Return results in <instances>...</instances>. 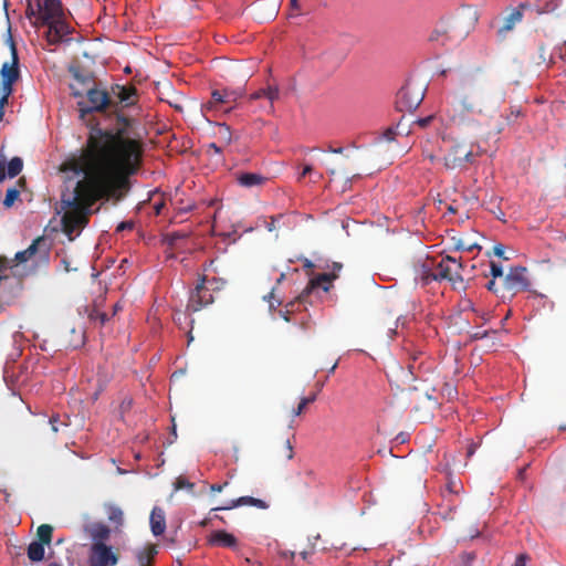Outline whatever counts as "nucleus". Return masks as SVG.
Here are the masks:
<instances>
[{
	"instance_id": "obj_4",
	"label": "nucleus",
	"mask_w": 566,
	"mask_h": 566,
	"mask_svg": "<svg viewBox=\"0 0 566 566\" xmlns=\"http://www.w3.org/2000/svg\"><path fill=\"white\" fill-rule=\"evenodd\" d=\"M50 252L51 247L48 239L43 235L38 237L25 250L17 252L13 260L0 258V270L28 261H32L35 268H45L50 262Z\"/></svg>"
},
{
	"instance_id": "obj_1",
	"label": "nucleus",
	"mask_w": 566,
	"mask_h": 566,
	"mask_svg": "<svg viewBox=\"0 0 566 566\" xmlns=\"http://www.w3.org/2000/svg\"><path fill=\"white\" fill-rule=\"evenodd\" d=\"M77 151L71 154L61 165V171L83 176L74 189L62 196V205L67 210L62 217L63 232L74 240L88 223L92 207L98 200H122L130 189L133 151L112 156L104 149L102 154ZM135 158V155H134Z\"/></svg>"
},
{
	"instance_id": "obj_30",
	"label": "nucleus",
	"mask_w": 566,
	"mask_h": 566,
	"mask_svg": "<svg viewBox=\"0 0 566 566\" xmlns=\"http://www.w3.org/2000/svg\"><path fill=\"white\" fill-rule=\"evenodd\" d=\"M224 104V97L222 91L214 90L211 93V99L206 104L207 109H220V106Z\"/></svg>"
},
{
	"instance_id": "obj_11",
	"label": "nucleus",
	"mask_w": 566,
	"mask_h": 566,
	"mask_svg": "<svg viewBox=\"0 0 566 566\" xmlns=\"http://www.w3.org/2000/svg\"><path fill=\"white\" fill-rule=\"evenodd\" d=\"M118 559L119 556L112 546L106 543H92L87 558L90 566H115Z\"/></svg>"
},
{
	"instance_id": "obj_54",
	"label": "nucleus",
	"mask_w": 566,
	"mask_h": 566,
	"mask_svg": "<svg viewBox=\"0 0 566 566\" xmlns=\"http://www.w3.org/2000/svg\"><path fill=\"white\" fill-rule=\"evenodd\" d=\"M261 97H265V88H261L251 94L250 99H259Z\"/></svg>"
},
{
	"instance_id": "obj_23",
	"label": "nucleus",
	"mask_w": 566,
	"mask_h": 566,
	"mask_svg": "<svg viewBox=\"0 0 566 566\" xmlns=\"http://www.w3.org/2000/svg\"><path fill=\"white\" fill-rule=\"evenodd\" d=\"M105 512L107 515V518L111 523L115 524L117 527L122 526L124 523V512L123 510L113 503L105 504Z\"/></svg>"
},
{
	"instance_id": "obj_35",
	"label": "nucleus",
	"mask_w": 566,
	"mask_h": 566,
	"mask_svg": "<svg viewBox=\"0 0 566 566\" xmlns=\"http://www.w3.org/2000/svg\"><path fill=\"white\" fill-rule=\"evenodd\" d=\"M19 195H20V192L18 189H15V188L8 189L4 200H3V206L7 208H10L14 203V201L19 198Z\"/></svg>"
},
{
	"instance_id": "obj_27",
	"label": "nucleus",
	"mask_w": 566,
	"mask_h": 566,
	"mask_svg": "<svg viewBox=\"0 0 566 566\" xmlns=\"http://www.w3.org/2000/svg\"><path fill=\"white\" fill-rule=\"evenodd\" d=\"M53 527L49 524H42L38 527L36 536L39 543L49 545L52 541Z\"/></svg>"
},
{
	"instance_id": "obj_58",
	"label": "nucleus",
	"mask_w": 566,
	"mask_h": 566,
	"mask_svg": "<svg viewBox=\"0 0 566 566\" xmlns=\"http://www.w3.org/2000/svg\"><path fill=\"white\" fill-rule=\"evenodd\" d=\"M61 262H62L63 268H64V270H65L66 272H70V271H72V270H73V269H71L70 261H67V259H66V258H63V259L61 260Z\"/></svg>"
},
{
	"instance_id": "obj_51",
	"label": "nucleus",
	"mask_w": 566,
	"mask_h": 566,
	"mask_svg": "<svg viewBox=\"0 0 566 566\" xmlns=\"http://www.w3.org/2000/svg\"><path fill=\"white\" fill-rule=\"evenodd\" d=\"M493 254L507 260V258L504 256V247L502 244H496L493 247Z\"/></svg>"
},
{
	"instance_id": "obj_25",
	"label": "nucleus",
	"mask_w": 566,
	"mask_h": 566,
	"mask_svg": "<svg viewBox=\"0 0 566 566\" xmlns=\"http://www.w3.org/2000/svg\"><path fill=\"white\" fill-rule=\"evenodd\" d=\"M44 544L33 541L28 546V557L32 562H40L44 558Z\"/></svg>"
},
{
	"instance_id": "obj_49",
	"label": "nucleus",
	"mask_w": 566,
	"mask_h": 566,
	"mask_svg": "<svg viewBox=\"0 0 566 566\" xmlns=\"http://www.w3.org/2000/svg\"><path fill=\"white\" fill-rule=\"evenodd\" d=\"M480 249V247L475 243L473 244H470V243H467L464 244L463 242H460L457 244V249L458 250H465V251H473L474 249Z\"/></svg>"
},
{
	"instance_id": "obj_46",
	"label": "nucleus",
	"mask_w": 566,
	"mask_h": 566,
	"mask_svg": "<svg viewBox=\"0 0 566 566\" xmlns=\"http://www.w3.org/2000/svg\"><path fill=\"white\" fill-rule=\"evenodd\" d=\"M133 228H134L133 221H123L117 226L116 232H122L124 230H133Z\"/></svg>"
},
{
	"instance_id": "obj_38",
	"label": "nucleus",
	"mask_w": 566,
	"mask_h": 566,
	"mask_svg": "<svg viewBox=\"0 0 566 566\" xmlns=\"http://www.w3.org/2000/svg\"><path fill=\"white\" fill-rule=\"evenodd\" d=\"M280 91L277 86H268L265 88V98H268L271 104L279 98Z\"/></svg>"
},
{
	"instance_id": "obj_9",
	"label": "nucleus",
	"mask_w": 566,
	"mask_h": 566,
	"mask_svg": "<svg viewBox=\"0 0 566 566\" xmlns=\"http://www.w3.org/2000/svg\"><path fill=\"white\" fill-rule=\"evenodd\" d=\"M424 97V90L416 83L405 84L397 93L396 108L398 112L415 111Z\"/></svg>"
},
{
	"instance_id": "obj_32",
	"label": "nucleus",
	"mask_w": 566,
	"mask_h": 566,
	"mask_svg": "<svg viewBox=\"0 0 566 566\" xmlns=\"http://www.w3.org/2000/svg\"><path fill=\"white\" fill-rule=\"evenodd\" d=\"M243 95V92L241 90H223L222 96L224 97V104H231L234 103L238 98H240Z\"/></svg>"
},
{
	"instance_id": "obj_59",
	"label": "nucleus",
	"mask_w": 566,
	"mask_h": 566,
	"mask_svg": "<svg viewBox=\"0 0 566 566\" xmlns=\"http://www.w3.org/2000/svg\"><path fill=\"white\" fill-rule=\"evenodd\" d=\"M559 57L566 62V41L564 42L563 46L560 48Z\"/></svg>"
},
{
	"instance_id": "obj_12",
	"label": "nucleus",
	"mask_w": 566,
	"mask_h": 566,
	"mask_svg": "<svg viewBox=\"0 0 566 566\" xmlns=\"http://www.w3.org/2000/svg\"><path fill=\"white\" fill-rule=\"evenodd\" d=\"M213 301V292H211L207 285V276L202 275L190 293L187 308L192 312H198L205 306L212 304Z\"/></svg>"
},
{
	"instance_id": "obj_31",
	"label": "nucleus",
	"mask_w": 566,
	"mask_h": 566,
	"mask_svg": "<svg viewBox=\"0 0 566 566\" xmlns=\"http://www.w3.org/2000/svg\"><path fill=\"white\" fill-rule=\"evenodd\" d=\"M88 318L91 322L99 326H104L106 322L109 321V316L105 312H101L98 310H93L90 313Z\"/></svg>"
},
{
	"instance_id": "obj_17",
	"label": "nucleus",
	"mask_w": 566,
	"mask_h": 566,
	"mask_svg": "<svg viewBox=\"0 0 566 566\" xmlns=\"http://www.w3.org/2000/svg\"><path fill=\"white\" fill-rule=\"evenodd\" d=\"M149 523H150L151 533L155 536L163 535L166 530L165 511L159 506H155L151 510Z\"/></svg>"
},
{
	"instance_id": "obj_15",
	"label": "nucleus",
	"mask_w": 566,
	"mask_h": 566,
	"mask_svg": "<svg viewBox=\"0 0 566 566\" xmlns=\"http://www.w3.org/2000/svg\"><path fill=\"white\" fill-rule=\"evenodd\" d=\"M527 7V3L522 2L518 7L511 8L510 13L503 19L502 27L497 30L500 36H505L523 20V10Z\"/></svg>"
},
{
	"instance_id": "obj_33",
	"label": "nucleus",
	"mask_w": 566,
	"mask_h": 566,
	"mask_svg": "<svg viewBox=\"0 0 566 566\" xmlns=\"http://www.w3.org/2000/svg\"><path fill=\"white\" fill-rule=\"evenodd\" d=\"M227 284V281L222 277H207V285L210 289L211 292H219L221 291Z\"/></svg>"
},
{
	"instance_id": "obj_43",
	"label": "nucleus",
	"mask_w": 566,
	"mask_h": 566,
	"mask_svg": "<svg viewBox=\"0 0 566 566\" xmlns=\"http://www.w3.org/2000/svg\"><path fill=\"white\" fill-rule=\"evenodd\" d=\"M489 334H490V331L476 329L474 332H470L469 337H470V340H478V339H482V338L486 337Z\"/></svg>"
},
{
	"instance_id": "obj_16",
	"label": "nucleus",
	"mask_w": 566,
	"mask_h": 566,
	"mask_svg": "<svg viewBox=\"0 0 566 566\" xmlns=\"http://www.w3.org/2000/svg\"><path fill=\"white\" fill-rule=\"evenodd\" d=\"M254 506L260 510H266L269 507L268 502L261 499H256L253 496H241L235 500L229 501L226 505L213 507L211 511H221V510H232L239 506Z\"/></svg>"
},
{
	"instance_id": "obj_44",
	"label": "nucleus",
	"mask_w": 566,
	"mask_h": 566,
	"mask_svg": "<svg viewBox=\"0 0 566 566\" xmlns=\"http://www.w3.org/2000/svg\"><path fill=\"white\" fill-rule=\"evenodd\" d=\"M187 235L185 233L174 232L167 235L166 240L169 245H175L177 240L185 239Z\"/></svg>"
},
{
	"instance_id": "obj_64",
	"label": "nucleus",
	"mask_w": 566,
	"mask_h": 566,
	"mask_svg": "<svg viewBox=\"0 0 566 566\" xmlns=\"http://www.w3.org/2000/svg\"><path fill=\"white\" fill-rule=\"evenodd\" d=\"M539 51H541V59H542V60H543V62H544V61L546 60V59H545V48L542 45V46L539 48Z\"/></svg>"
},
{
	"instance_id": "obj_62",
	"label": "nucleus",
	"mask_w": 566,
	"mask_h": 566,
	"mask_svg": "<svg viewBox=\"0 0 566 566\" xmlns=\"http://www.w3.org/2000/svg\"><path fill=\"white\" fill-rule=\"evenodd\" d=\"M423 156L428 158L431 163L436 160V156H433L431 153L423 151Z\"/></svg>"
},
{
	"instance_id": "obj_42",
	"label": "nucleus",
	"mask_w": 566,
	"mask_h": 566,
	"mask_svg": "<svg viewBox=\"0 0 566 566\" xmlns=\"http://www.w3.org/2000/svg\"><path fill=\"white\" fill-rule=\"evenodd\" d=\"M434 119V116L433 115H429L427 117H423V118H419L417 120L413 122V125L420 127V128H426L428 127L431 122Z\"/></svg>"
},
{
	"instance_id": "obj_45",
	"label": "nucleus",
	"mask_w": 566,
	"mask_h": 566,
	"mask_svg": "<svg viewBox=\"0 0 566 566\" xmlns=\"http://www.w3.org/2000/svg\"><path fill=\"white\" fill-rule=\"evenodd\" d=\"M496 279H492L488 284L486 287L489 291L495 293L501 297V284L499 285L495 281Z\"/></svg>"
},
{
	"instance_id": "obj_22",
	"label": "nucleus",
	"mask_w": 566,
	"mask_h": 566,
	"mask_svg": "<svg viewBox=\"0 0 566 566\" xmlns=\"http://www.w3.org/2000/svg\"><path fill=\"white\" fill-rule=\"evenodd\" d=\"M156 545H147L143 549L138 551L136 557L139 566H153V560L157 555Z\"/></svg>"
},
{
	"instance_id": "obj_47",
	"label": "nucleus",
	"mask_w": 566,
	"mask_h": 566,
	"mask_svg": "<svg viewBox=\"0 0 566 566\" xmlns=\"http://www.w3.org/2000/svg\"><path fill=\"white\" fill-rule=\"evenodd\" d=\"M528 559L530 556L527 554H520L515 559L514 566H526Z\"/></svg>"
},
{
	"instance_id": "obj_37",
	"label": "nucleus",
	"mask_w": 566,
	"mask_h": 566,
	"mask_svg": "<svg viewBox=\"0 0 566 566\" xmlns=\"http://www.w3.org/2000/svg\"><path fill=\"white\" fill-rule=\"evenodd\" d=\"M490 273L493 279L500 277L503 281V277L505 276L503 273V268L500 263L491 262L490 264Z\"/></svg>"
},
{
	"instance_id": "obj_50",
	"label": "nucleus",
	"mask_w": 566,
	"mask_h": 566,
	"mask_svg": "<svg viewBox=\"0 0 566 566\" xmlns=\"http://www.w3.org/2000/svg\"><path fill=\"white\" fill-rule=\"evenodd\" d=\"M313 172V166L310 165V164H306L304 167H303V170L301 171V174L298 175V178L297 180L301 181L306 175H310Z\"/></svg>"
},
{
	"instance_id": "obj_14",
	"label": "nucleus",
	"mask_w": 566,
	"mask_h": 566,
	"mask_svg": "<svg viewBox=\"0 0 566 566\" xmlns=\"http://www.w3.org/2000/svg\"><path fill=\"white\" fill-rule=\"evenodd\" d=\"M338 275L335 272H325L317 274L312 280H310L306 287L300 293L298 301H306L308 303V297L316 289H322L324 292H329L333 287V281L336 280Z\"/></svg>"
},
{
	"instance_id": "obj_6",
	"label": "nucleus",
	"mask_w": 566,
	"mask_h": 566,
	"mask_svg": "<svg viewBox=\"0 0 566 566\" xmlns=\"http://www.w3.org/2000/svg\"><path fill=\"white\" fill-rule=\"evenodd\" d=\"M86 102L80 101L77 108L80 117L85 119L86 115L94 112L106 114L112 122V97L105 90L97 87L85 88Z\"/></svg>"
},
{
	"instance_id": "obj_7",
	"label": "nucleus",
	"mask_w": 566,
	"mask_h": 566,
	"mask_svg": "<svg viewBox=\"0 0 566 566\" xmlns=\"http://www.w3.org/2000/svg\"><path fill=\"white\" fill-rule=\"evenodd\" d=\"M531 290V281L527 277V269L524 266L511 268L501 283V298L512 300L520 292Z\"/></svg>"
},
{
	"instance_id": "obj_61",
	"label": "nucleus",
	"mask_w": 566,
	"mask_h": 566,
	"mask_svg": "<svg viewBox=\"0 0 566 566\" xmlns=\"http://www.w3.org/2000/svg\"><path fill=\"white\" fill-rule=\"evenodd\" d=\"M209 147H210L211 149H213V150H214L216 153H218V154L222 151V148H221V147H219V146H218L217 144H214V143L210 144V145H209Z\"/></svg>"
},
{
	"instance_id": "obj_36",
	"label": "nucleus",
	"mask_w": 566,
	"mask_h": 566,
	"mask_svg": "<svg viewBox=\"0 0 566 566\" xmlns=\"http://www.w3.org/2000/svg\"><path fill=\"white\" fill-rule=\"evenodd\" d=\"M176 490H182L187 489L189 491H192L195 488V484L190 481H188L185 476H178L174 483Z\"/></svg>"
},
{
	"instance_id": "obj_29",
	"label": "nucleus",
	"mask_w": 566,
	"mask_h": 566,
	"mask_svg": "<svg viewBox=\"0 0 566 566\" xmlns=\"http://www.w3.org/2000/svg\"><path fill=\"white\" fill-rule=\"evenodd\" d=\"M217 135L221 142L224 143L226 146H229L232 142V133L230 126L227 124H218L217 126Z\"/></svg>"
},
{
	"instance_id": "obj_18",
	"label": "nucleus",
	"mask_w": 566,
	"mask_h": 566,
	"mask_svg": "<svg viewBox=\"0 0 566 566\" xmlns=\"http://www.w3.org/2000/svg\"><path fill=\"white\" fill-rule=\"evenodd\" d=\"M23 168V161L20 157H13L7 165L4 161H0V182L7 177H17Z\"/></svg>"
},
{
	"instance_id": "obj_53",
	"label": "nucleus",
	"mask_w": 566,
	"mask_h": 566,
	"mask_svg": "<svg viewBox=\"0 0 566 566\" xmlns=\"http://www.w3.org/2000/svg\"><path fill=\"white\" fill-rule=\"evenodd\" d=\"M285 448H286V450H287L286 459H287V460L293 459L294 452H293V447H292V444H291L290 440H286V442H285Z\"/></svg>"
},
{
	"instance_id": "obj_8",
	"label": "nucleus",
	"mask_w": 566,
	"mask_h": 566,
	"mask_svg": "<svg viewBox=\"0 0 566 566\" xmlns=\"http://www.w3.org/2000/svg\"><path fill=\"white\" fill-rule=\"evenodd\" d=\"M27 15L30 20L33 19L34 27L40 28L41 22L57 19L64 13L60 0H35V7L28 4Z\"/></svg>"
},
{
	"instance_id": "obj_20",
	"label": "nucleus",
	"mask_w": 566,
	"mask_h": 566,
	"mask_svg": "<svg viewBox=\"0 0 566 566\" xmlns=\"http://www.w3.org/2000/svg\"><path fill=\"white\" fill-rule=\"evenodd\" d=\"M87 532L92 543H105L111 537V528L103 523H93Z\"/></svg>"
},
{
	"instance_id": "obj_21",
	"label": "nucleus",
	"mask_w": 566,
	"mask_h": 566,
	"mask_svg": "<svg viewBox=\"0 0 566 566\" xmlns=\"http://www.w3.org/2000/svg\"><path fill=\"white\" fill-rule=\"evenodd\" d=\"M238 182L245 188L259 187L268 181V178L256 172H242L237 177Z\"/></svg>"
},
{
	"instance_id": "obj_26",
	"label": "nucleus",
	"mask_w": 566,
	"mask_h": 566,
	"mask_svg": "<svg viewBox=\"0 0 566 566\" xmlns=\"http://www.w3.org/2000/svg\"><path fill=\"white\" fill-rule=\"evenodd\" d=\"M305 304H307L306 301H298V296H296L293 301H290L285 304V310L281 311L280 314L284 321L290 322V315L298 311L301 305Z\"/></svg>"
},
{
	"instance_id": "obj_28",
	"label": "nucleus",
	"mask_w": 566,
	"mask_h": 566,
	"mask_svg": "<svg viewBox=\"0 0 566 566\" xmlns=\"http://www.w3.org/2000/svg\"><path fill=\"white\" fill-rule=\"evenodd\" d=\"M449 39V28L447 25H440L436 28L430 35L431 41L440 42L442 45H444Z\"/></svg>"
},
{
	"instance_id": "obj_60",
	"label": "nucleus",
	"mask_w": 566,
	"mask_h": 566,
	"mask_svg": "<svg viewBox=\"0 0 566 566\" xmlns=\"http://www.w3.org/2000/svg\"><path fill=\"white\" fill-rule=\"evenodd\" d=\"M123 310V306L119 302L115 303L114 306H113V312H112V315H116L117 312L122 311Z\"/></svg>"
},
{
	"instance_id": "obj_3",
	"label": "nucleus",
	"mask_w": 566,
	"mask_h": 566,
	"mask_svg": "<svg viewBox=\"0 0 566 566\" xmlns=\"http://www.w3.org/2000/svg\"><path fill=\"white\" fill-rule=\"evenodd\" d=\"M504 102L491 86L469 85L455 95L447 108L450 127L461 132L475 130L478 117H492Z\"/></svg>"
},
{
	"instance_id": "obj_13",
	"label": "nucleus",
	"mask_w": 566,
	"mask_h": 566,
	"mask_svg": "<svg viewBox=\"0 0 566 566\" xmlns=\"http://www.w3.org/2000/svg\"><path fill=\"white\" fill-rule=\"evenodd\" d=\"M40 27H45V38L50 44H57L63 41L72 31L71 27L65 22L64 15L57 19H51L41 22Z\"/></svg>"
},
{
	"instance_id": "obj_19",
	"label": "nucleus",
	"mask_w": 566,
	"mask_h": 566,
	"mask_svg": "<svg viewBox=\"0 0 566 566\" xmlns=\"http://www.w3.org/2000/svg\"><path fill=\"white\" fill-rule=\"evenodd\" d=\"M209 543L211 545L233 548L237 546L238 541L232 534L221 530L210 534Z\"/></svg>"
},
{
	"instance_id": "obj_34",
	"label": "nucleus",
	"mask_w": 566,
	"mask_h": 566,
	"mask_svg": "<svg viewBox=\"0 0 566 566\" xmlns=\"http://www.w3.org/2000/svg\"><path fill=\"white\" fill-rule=\"evenodd\" d=\"M315 399H316L315 395L302 398L298 406L295 409H293V416L294 417L300 416L305 410L306 406L314 402Z\"/></svg>"
},
{
	"instance_id": "obj_57",
	"label": "nucleus",
	"mask_w": 566,
	"mask_h": 566,
	"mask_svg": "<svg viewBox=\"0 0 566 566\" xmlns=\"http://www.w3.org/2000/svg\"><path fill=\"white\" fill-rule=\"evenodd\" d=\"M343 269V264L338 262H334L331 272H335L338 275V272Z\"/></svg>"
},
{
	"instance_id": "obj_24",
	"label": "nucleus",
	"mask_w": 566,
	"mask_h": 566,
	"mask_svg": "<svg viewBox=\"0 0 566 566\" xmlns=\"http://www.w3.org/2000/svg\"><path fill=\"white\" fill-rule=\"evenodd\" d=\"M71 73L75 82L84 86L85 88L94 87L95 81L93 74L82 72L78 67H72Z\"/></svg>"
},
{
	"instance_id": "obj_40",
	"label": "nucleus",
	"mask_w": 566,
	"mask_h": 566,
	"mask_svg": "<svg viewBox=\"0 0 566 566\" xmlns=\"http://www.w3.org/2000/svg\"><path fill=\"white\" fill-rule=\"evenodd\" d=\"M400 127V124L397 125V127H388L385 132H384V138L388 142H392L395 139V136L397 134H402V132H399Z\"/></svg>"
},
{
	"instance_id": "obj_2",
	"label": "nucleus",
	"mask_w": 566,
	"mask_h": 566,
	"mask_svg": "<svg viewBox=\"0 0 566 566\" xmlns=\"http://www.w3.org/2000/svg\"><path fill=\"white\" fill-rule=\"evenodd\" d=\"M112 97V123L106 129L96 128L87 137L86 144L78 151L87 154L95 147L96 154L104 149L112 156H122L133 151L132 164L134 172L140 169L144 156V140L142 134L136 129L137 119L128 116L125 108H130L138 103V93L134 85H113L109 92Z\"/></svg>"
},
{
	"instance_id": "obj_56",
	"label": "nucleus",
	"mask_w": 566,
	"mask_h": 566,
	"mask_svg": "<svg viewBox=\"0 0 566 566\" xmlns=\"http://www.w3.org/2000/svg\"><path fill=\"white\" fill-rule=\"evenodd\" d=\"M57 421H59V418H57V417H52V418L50 419V423H51V427H52V431H53V432H57V431H59V428H57V426H56Z\"/></svg>"
},
{
	"instance_id": "obj_52",
	"label": "nucleus",
	"mask_w": 566,
	"mask_h": 566,
	"mask_svg": "<svg viewBox=\"0 0 566 566\" xmlns=\"http://www.w3.org/2000/svg\"><path fill=\"white\" fill-rule=\"evenodd\" d=\"M228 484H229V482H227V481L224 483H221V484H218V483L211 484L210 485V491L211 492L220 493V492H222L224 490L226 486H228Z\"/></svg>"
},
{
	"instance_id": "obj_55",
	"label": "nucleus",
	"mask_w": 566,
	"mask_h": 566,
	"mask_svg": "<svg viewBox=\"0 0 566 566\" xmlns=\"http://www.w3.org/2000/svg\"><path fill=\"white\" fill-rule=\"evenodd\" d=\"M165 207L164 201L155 202L154 203V211L156 216H159L161 213L163 208Z\"/></svg>"
},
{
	"instance_id": "obj_41",
	"label": "nucleus",
	"mask_w": 566,
	"mask_h": 566,
	"mask_svg": "<svg viewBox=\"0 0 566 566\" xmlns=\"http://www.w3.org/2000/svg\"><path fill=\"white\" fill-rule=\"evenodd\" d=\"M522 115V111L520 107H511L510 114L505 116V119L509 124L515 122L516 118H518Z\"/></svg>"
},
{
	"instance_id": "obj_5",
	"label": "nucleus",
	"mask_w": 566,
	"mask_h": 566,
	"mask_svg": "<svg viewBox=\"0 0 566 566\" xmlns=\"http://www.w3.org/2000/svg\"><path fill=\"white\" fill-rule=\"evenodd\" d=\"M462 264L460 262L454 258L447 255L442 258L433 269H431V264H423L421 280L424 284H428L431 281L448 280L454 287H457L458 284L463 283V277L460 274Z\"/></svg>"
},
{
	"instance_id": "obj_10",
	"label": "nucleus",
	"mask_w": 566,
	"mask_h": 566,
	"mask_svg": "<svg viewBox=\"0 0 566 566\" xmlns=\"http://www.w3.org/2000/svg\"><path fill=\"white\" fill-rule=\"evenodd\" d=\"M474 159L473 146L468 143H453L444 156L447 169L463 168Z\"/></svg>"
},
{
	"instance_id": "obj_48",
	"label": "nucleus",
	"mask_w": 566,
	"mask_h": 566,
	"mask_svg": "<svg viewBox=\"0 0 566 566\" xmlns=\"http://www.w3.org/2000/svg\"><path fill=\"white\" fill-rule=\"evenodd\" d=\"M480 249V247L475 243L473 244H470V243H467L464 244L463 242H460L457 244V249L458 250H465V251H473L474 249Z\"/></svg>"
},
{
	"instance_id": "obj_63",
	"label": "nucleus",
	"mask_w": 566,
	"mask_h": 566,
	"mask_svg": "<svg viewBox=\"0 0 566 566\" xmlns=\"http://www.w3.org/2000/svg\"><path fill=\"white\" fill-rule=\"evenodd\" d=\"M132 405V400H128V401H123L122 405H120V408L124 410V409H128Z\"/></svg>"
},
{
	"instance_id": "obj_39",
	"label": "nucleus",
	"mask_w": 566,
	"mask_h": 566,
	"mask_svg": "<svg viewBox=\"0 0 566 566\" xmlns=\"http://www.w3.org/2000/svg\"><path fill=\"white\" fill-rule=\"evenodd\" d=\"M70 90L72 92V95L75 97H82L85 95V87L78 84L77 82L71 83Z\"/></svg>"
}]
</instances>
